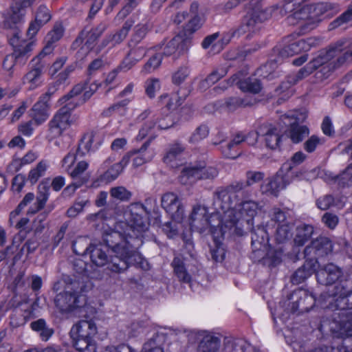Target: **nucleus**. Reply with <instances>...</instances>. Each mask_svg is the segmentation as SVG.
I'll list each match as a JSON object with an SVG mask.
<instances>
[{
    "label": "nucleus",
    "mask_w": 352,
    "mask_h": 352,
    "mask_svg": "<svg viewBox=\"0 0 352 352\" xmlns=\"http://www.w3.org/2000/svg\"><path fill=\"white\" fill-rule=\"evenodd\" d=\"M19 3L12 6L11 13L8 18V21L16 24L23 20L25 14V8L31 6L35 0H19Z\"/></svg>",
    "instance_id": "f704fd0d"
},
{
    "label": "nucleus",
    "mask_w": 352,
    "mask_h": 352,
    "mask_svg": "<svg viewBox=\"0 0 352 352\" xmlns=\"http://www.w3.org/2000/svg\"><path fill=\"white\" fill-rule=\"evenodd\" d=\"M214 246L210 248V255L215 262H222L225 258V250L221 243L214 240Z\"/></svg>",
    "instance_id": "13d9d810"
},
{
    "label": "nucleus",
    "mask_w": 352,
    "mask_h": 352,
    "mask_svg": "<svg viewBox=\"0 0 352 352\" xmlns=\"http://www.w3.org/2000/svg\"><path fill=\"white\" fill-rule=\"evenodd\" d=\"M156 51L162 50L161 55L169 56L176 52L179 54L187 51L186 42L180 36H176L170 40L166 45L162 44L155 47Z\"/></svg>",
    "instance_id": "bb28decb"
},
{
    "label": "nucleus",
    "mask_w": 352,
    "mask_h": 352,
    "mask_svg": "<svg viewBox=\"0 0 352 352\" xmlns=\"http://www.w3.org/2000/svg\"><path fill=\"white\" fill-rule=\"evenodd\" d=\"M88 154V140L86 136H84L79 144L77 149V164L70 171L69 175L74 179H79V182L85 180L87 182V177H83L87 167L88 163L87 162V155Z\"/></svg>",
    "instance_id": "2eb2a0df"
},
{
    "label": "nucleus",
    "mask_w": 352,
    "mask_h": 352,
    "mask_svg": "<svg viewBox=\"0 0 352 352\" xmlns=\"http://www.w3.org/2000/svg\"><path fill=\"white\" fill-rule=\"evenodd\" d=\"M317 261L314 258H307L304 265L299 267L293 274L292 282L300 284L316 271Z\"/></svg>",
    "instance_id": "c756f323"
},
{
    "label": "nucleus",
    "mask_w": 352,
    "mask_h": 352,
    "mask_svg": "<svg viewBox=\"0 0 352 352\" xmlns=\"http://www.w3.org/2000/svg\"><path fill=\"white\" fill-rule=\"evenodd\" d=\"M161 54L156 53L153 55L144 65L142 72L144 74H150L157 69L162 63Z\"/></svg>",
    "instance_id": "864d4df0"
},
{
    "label": "nucleus",
    "mask_w": 352,
    "mask_h": 352,
    "mask_svg": "<svg viewBox=\"0 0 352 352\" xmlns=\"http://www.w3.org/2000/svg\"><path fill=\"white\" fill-rule=\"evenodd\" d=\"M280 119L284 124L289 125V128L285 131V135L292 143L298 144L309 135V128L305 125L299 124L294 113L283 115Z\"/></svg>",
    "instance_id": "4468645a"
},
{
    "label": "nucleus",
    "mask_w": 352,
    "mask_h": 352,
    "mask_svg": "<svg viewBox=\"0 0 352 352\" xmlns=\"http://www.w3.org/2000/svg\"><path fill=\"white\" fill-rule=\"evenodd\" d=\"M207 214L208 210L206 207L201 205L194 206L189 217L191 229L202 232L210 228L213 234L219 231L221 235H223L227 228H225L224 214L222 211L215 210V212L212 213L209 217Z\"/></svg>",
    "instance_id": "39448f33"
},
{
    "label": "nucleus",
    "mask_w": 352,
    "mask_h": 352,
    "mask_svg": "<svg viewBox=\"0 0 352 352\" xmlns=\"http://www.w3.org/2000/svg\"><path fill=\"white\" fill-rule=\"evenodd\" d=\"M250 197L241 199L238 202L232 204L229 208L218 207L216 205L217 190L213 193L212 206L214 210L222 211L224 214L225 228H234V232L242 234L241 226L245 221L248 225L252 224V219L256 215L258 208L256 201L249 199Z\"/></svg>",
    "instance_id": "7ed1b4c3"
},
{
    "label": "nucleus",
    "mask_w": 352,
    "mask_h": 352,
    "mask_svg": "<svg viewBox=\"0 0 352 352\" xmlns=\"http://www.w3.org/2000/svg\"><path fill=\"white\" fill-rule=\"evenodd\" d=\"M89 257L94 264L96 266L102 267L105 264H108V258L104 250L98 247H94L91 249L89 245ZM111 262H109L110 263ZM109 265L107 266V267Z\"/></svg>",
    "instance_id": "c03bdc74"
},
{
    "label": "nucleus",
    "mask_w": 352,
    "mask_h": 352,
    "mask_svg": "<svg viewBox=\"0 0 352 352\" xmlns=\"http://www.w3.org/2000/svg\"><path fill=\"white\" fill-rule=\"evenodd\" d=\"M164 338L158 334L153 336L143 345L141 352H164L162 342Z\"/></svg>",
    "instance_id": "a18cd8bd"
},
{
    "label": "nucleus",
    "mask_w": 352,
    "mask_h": 352,
    "mask_svg": "<svg viewBox=\"0 0 352 352\" xmlns=\"http://www.w3.org/2000/svg\"><path fill=\"white\" fill-rule=\"evenodd\" d=\"M224 76V72L221 74L218 71H214L209 74L204 80L199 82V87L201 90H206L216 82L219 80Z\"/></svg>",
    "instance_id": "5fc2aeb1"
},
{
    "label": "nucleus",
    "mask_w": 352,
    "mask_h": 352,
    "mask_svg": "<svg viewBox=\"0 0 352 352\" xmlns=\"http://www.w3.org/2000/svg\"><path fill=\"white\" fill-rule=\"evenodd\" d=\"M197 338L200 339L198 352H217L221 344V340L212 333L207 331H198Z\"/></svg>",
    "instance_id": "393cba45"
},
{
    "label": "nucleus",
    "mask_w": 352,
    "mask_h": 352,
    "mask_svg": "<svg viewBox=\"0 0 352 352\" xmlns=\"http://www.w3.org/2000/svg\"><path fill=\"white\" fill-rule=\"evenodd\" d=\"M173 117L170 114L164 115V112L155 114L151 119L146 121L140 129L139 136L144 138L153 129H168L174 125Z\"/></svg>",
    "instance_id": "f3484780"
},
{
    "label": "nucleus",
    "mask_w": 352,
    "mask_h": 352,
    "mask_svg": "<svg viewBox=\"0 0 352 352\" xmlns=\"http://www.w3.org/2000/svg\"><path fill=\"white\" fill-rule=\"evenodd\" d=\"M315 272L317 281L323 285H332L342 276L341 270L333 263H328Z\"/></svg>",
    "instance_id": "5701e85b"
},
{
    "label": "nucleus",
    "mask_w": 352,
    "mask_h": 352,
    "mask_svg": "<svg viewBox=\"0 0 352 352\" xmlns=\"http://www.w3.org/2000/svg\"><path fill=\"white\" fill-rule=\"evenodd\" d=\"M331 5L327 3H318L316 4H311L304 6L305 16L303 17V21L307 22L305 23V26L307 25L314 24L322 20L321 17L329 9H330Z\"/></svg>",
    "instance_id": "a878e982"
},
{
    "label": "nucleus",
    "mask_w": 352,
    "mask_h": 352,
    "mask_svg": "<svg viewBox=\"0 0 352 352\" xmlns=\"http://www.w3.org/2000/svg\"><path fill=\"white\" fill-rule=\"evenodd\" d=\"M185 150V146L179 142H175L169 145L164 157V162L170 164L177 160Z\"/></svg>",
    "instance_id": "79ce46f5"
},
{
    "label": "nucleus",
    "mask_w": 352,
    "mask_h": 352,
    "mask_svg": "<svg viewBox=\"0 0 352 352\" xmlns=\"http://www.w3.org/2000/svg\"><path fill=\"white\" fill-rule=\"evenodd\" d=\"M304 6L303 0H285L268 8L273 9L272 16L274 17L287 15V23L294 25L303 21V17L305 16Z\"/></svg>",
    "instance_id": "9d476101"
},
{
    "label": "nucleus",
    "mask_w": 352,
    "mask_h": 352,
    "mask_svg": "<svg viewBox=\"0 0 352 352\" xmlns=\"http://www.w3.org/2000/svg\"><path fill=\"white\" fill-rule=\"evenodd\" d=\"M342 42H338L335 45L331 46L328 50H321L316 58L312 59L306 65L311 74L320 66H323L326 64L329 71H333L342 66L346 61L352 60V59L349 58L343 63L339 65H338V60L340 57L344 56L346 52L352 50V49H350L342 53ZM325 67L326 66H324L323 69H325Z\"/></svg>",
    "instance_id": "0eeeda50"
},
{
    "label": "nucleus",
    "mask_w": 352,
    "mask_h": 352,
    "mask_svg": "<svg viewBox=\"0 0 352 352\" xmlns=\"http://www.w3.org/2000/svg\"><path fill=\"white\" fill-rule=\"evenodd\" d=\"M54 92V90L49 89L46 93L39 97L31 109V117L38 125L45 122L49 118V101Z\"/></svg>",
    "instance_id": "dca6fc26"
},
{
    "label": "nucleus",
    "mask_w": 352,
    "mask_h": 352,
    "mask_svg": "<svg viewBox=\"0 0 352 352\" xmlns=\"http://www.w3.org/2000/svg\"><path fill=\"white\" fill-rule=\"evenodd\" d=\"M245 134L241 132L236 133L229 142L221 146L223 155L228 158H236L241 154V153L239 152V146L242 142H245Z\"/></svg>",
    "instance_id": "c85d7f7f"
},
{
    "label": "nucleus",
    "mask_w": 352,
    "mask_h": 352,
    "mask_svg": "<svg viewBox=\"0 0 352 352\" xmlns=\"http://www.w3.org/2000/svg\"><path fill=\"white\" fill-rule=\"evenodd\" d=\"M162 206L174 221L179 222L183 219L184 209L175 194L165 193L162 197Z\"/></svg>",
    "instance_id": "a211bd4d"
},
{
    "label": "nucleus",
    "mask_w": 352,
    "mask_h": 352,
    "mask_svg": "<svg viewBox=\"0 0 352 352\" xmlns=\"http://www.w3.org/2000/svg\"><path fill=\"white\" fill-rule=\"evenodd\" d=\"M129 158V156L126 155L122 157L120 162L114 164L101 176V181H104L105 183H109L115 180L122 172L124 167L128 164Z\"/></svg>",
    "instance_id": "72a5a7b5"
},
{
    "label": "nucleus",
    "mask_w": 352,
    "mask_h": 352,
    "mask_svg": "<svg viewBox=\"0 0 352 352\" xmlns=\"http://www.w3.org/2000/svg\"><path fill=\"white\" fill-rule=\"evenodd\" d=\"M56 307L62 313H74L76 314L87 313V296L86 292H63L58 294L54 300Z\"/></svg>",
    "instance_id": "423d86ee"
},
{
    "label": "nucleus",
    "mask_w": 352,
    "mask_h": 352,
    "mask_svg": "<svg viewBox=\"0 0 352 352\" xmlns=\"http://www.w3.org/2000/svg\"><path fill=\"white\" fill-rule=\"evenodd\" d=\"M51 19V14L49 9L44 5H41L38 8L36 12L35 20L41 23V24H46Z\"/></svg>",
    "instance_id": "680f3d73"
},
{
    "label": "nucleus",
    "mask_w": 352,
    "mask_h": 352,
    "mask_svg": "<svg viewBox=\"0 0 352 352\" xmlns=\"http://www.w3.org/2000/svg\"><path fill=\"white\" fill-rule=\"evenodd\" d=\"M185 98L179 96L178 93H175L170 97L168 94L162 95L160 97V101L162 104L166 102V108L168 111L174 110L179 107L184 102Z\"/></svg>",
    "instance_id": "de8ad7c7"
},
{
    "label": "nucleus",
    "mask_w": 352,
    "mask_h": 352,
    "mask_svg": "<svg viewBox=\"0 0 352 352\" xmlns=\"http://www.w3.org/2000/svg\"><path fill=\"white\" fill-rule=\"evenodd\" d=\"M70 335L76 350L83 352L88 348V321L82 320L73 326Z\"/></svg>",
    "instance_id": "aec40b11"
},
{
    "label": "nucleus",
    "mask_w": 352,
    "mask_h": 352,
    "mask_svg": "<svg viewBox=\"0 0 352 352\" xmlns=\"http://www.w3.org/2000/svg\"><path fill=\"white\" fill-rule=\"evenodd\" d=\"M172 266L174 269L175 274L181 281L190 283L191 276L187 272L184 261L181 257H175L172 262Z\"/></svg>",
    "instance_id": "a19ab883"
},
{
    "label": "nucleus",
    "mask_w": 352,
    "mask_h": 352,
    "mask_svg": "<svg viewBox=\"0 0 352 352\" xmlns=\"http://www.w3.org/2000/svg\"><path fill=\"white\" fill-rule=\"evenodd\" d=\"M352 21V6L350 7L346 12L342 14L336 19H335L331 23V26L332 28H337L344 23Z\"/></svg>",
    "instance_id": "774afa93"
},
{
    "label": "nucleus",
    "mask_w": 352,
    "mask_h": 352,
    "mask_svg": "<svg viewBox=\"0 0 352 352\" xmlns=\"http://www.w3.org/2000/svg\"><path fill=\"white\" fill-rule=\"evenodd\" d=\"M69 104L58 110L48 123L49 131L52 137L60 136L72 124Z\"/></svg>",
    "instance_id": "ddd939ff"
},
{
    "label": "nucleus",
    "mask_w": 352,
    "mask_h": 352,
    "mask_svg": "<svg viewBox=\"0 0 352 352\" xmlns=\"http://www.w3.org/2000/svg\"><path fill=\"white\" fill-rule=\"evenodd\" d=\"M258 133L264 137L267 148L275 150L280 148L282 143L283 134L279 128L268 123L261 124L258 127Z\"/></svg>",
    "instance_id": "6ab92c4d"
},
{
    "label": "nucleus",
    "mask_w": 352,
    "mask_h": 352,
    "mask_svg": "<svg viewBox=\"0 0 352 352\" xmlns=\"http://www.w3.org/2000/svg\"><path fill=\"white\" fill-rule=\"evenodd\" d=\"M131 24L129 22H125L122 28L114 34H111L105 38L102 43V47H106L108 44L114 46L120 43L126 37L129 30L131 29Z\"/></svg>",
    "instance_id": "4c0bfd02"
},
{
    "label": "nucleus",
    "mask_w": 352,
    "mask_h": 352,
    "mask_svg": "<svg viewBox=\"0 0 352 352\" xmlns=\"http://www.w3.org/2000/svg\"><path fill=\"white\" fill-rule=\"evenodd\" d=\"M252 246L254 250H260L265 247L268 242L269 236L265 228L263 226H258L256 229L252 231Z\"/></svg>",
    "instance_id": "c9c22d12"
},
{
    "label": "nucleus",
    "mask_w": 352,
    "mask_h": 352,
    "mask_svg": "<svg viewBox=\"0 0 352 352\" xmlns=\"http://www.w3.org/2000/svg\"><path fill=\"white\" fill-rule=\"evenodd\" d=\"M129 224L125 221H118L113 230L106 231L103 234V241L106 248H111L116 254L109 263L108 269L116 273H121L129 267V260L137 254V250L143 243L140 239H132L127 232Z\"/></svg>",
    "instance_id": "f257e3e1"
},
{
    "label": "nucleus",
    "mask_w": 352,
    "mask_h": 352,
    "mask_svg": "<svg viewBox=\"0 0 352 352\" xmlns=\"http://www.w3.org/2000/svg\"><path fill=\"white\" fill-rule=\"evenodd\" d=\"M309 74H311V72L305 65L304 67L300 69L297 73L289 75L287 76V82L291 85H295Z\"/></svg>",
    "instance_id": "052dcab7"
},
{
    "label": "nucleus",
    "mask_w": 352,
    "mask_h": 352,
    "mask_svg": "<svg viewBox=\"0 0 352 352\" xmlns=\"http://www.w3.org/2000/svg\"><path fill=\"white\" fill-rule=\"evenodd\" d=\"M287 186L284 179L277 176L268 179L265 183L261 186L262 194L268 196L277 197L280 190L285 188Z\"/></svg>",
    "instance_id": "7c9ffc66"
},
{
    "label": "nucleus",
    "mask_w": 352,
    "mask_h": 352,
    "mask_svg": "<svg viewBox=\"0 0 352 352\" xmlns=\"http://www.w3.org/2000/svg\"><path fill=\"white\" fill-rule=\"evenodd\" d=\"M318 302L323 309L333 311L332 329L341 335L352 336V291L342 285L338 284L331 294H322L316 300L314 296H309Z\"/></svg>",
    "instance_id": "f03ea898"
},
{
    "label": "nucleus",
    "mask_w": 352,
    "mask_h": 352,
    "mask_svg": "<svg viewBox=\"0 0 352 352\" xmlns=\"http://www.w3.org/2000/svg\"><path fill=\"white\" fill-rule=\"evenodd\" d=\"M109 194L112 199L121 202L129 201L132 197V192L123 186L112 187Z\"/></svg>",
    "instance_id": "09e8293b"
},
{
    "label": "nucleus",
    "mask_w": 352,
    "mask_h": 352,
    "mask_svg": "<svg viewBox=\"0 0 352 352\" xmlns=\"http://www.w3.org/2000/svg\"><path fill=\"white\" fill-rule=\"evenodd\" d=\"M73 250L76 254L85 257L88 251V242L85 237L78 238L73 243Z\"/></svg>",
    "instance_id": "6e6d98bb"
},
{
    "label": "nucleus",
    "mask_w": 352,
    "mask_h": 352,
    "mask_svg": "<svg viewBox=\"0 0 352 352\" xmlns=\"http://www.w3.org/2000/svg\"><path fill=\"white\" fill-rule=\"evenodd\" d=\"M316 39L308 38L307 39H300L283 47L279 52V54L283 58H287L302 52H307L314 46Z\"/></svg>",
    "instance_id": "b1692460"
},
{
    "label": "nucleus",
    "mask_w": 352,
    "mask_h": 352,
    "mask_svg": "<svg viewBox=\"0 0 352 352\" xmlns=\"http://www.w3.org/2000/svg\"><path fill=\"white\" fill-rule=\"evenodd\" d=\"M190 69L187 66H181L172 75V82L174 85L182 84L188 77Z\"/></svg>",
    "instance_id": "603ef678"
},
{
    "label": "nucleus",
    "mask_w": 352,
    "mask_h": 352,
    "mask_svg": "<svg viewBox=\"0 0 352 352\" xmlns=\"http://www.w3.org/2000/svg\"><path fill=\"white\" fill-rule=\"evenodd\" d=\"M323 142L322 138L316 135H313L304 142L303 148L306 152L312 153L316 150L317 147L322 145Z\"/></svg>",
    "instance_id": "4d7b16f0"
},
{
    "label": "nucleus",
    "mask_w": 352,
    "mask_h": 352,
    "mask_svg": "<svg viewBox=\"0 0 352 352\" xmlns=\"http://www.w3.org/2000/svg\"><path fill=\"white\" fill-rule=\"evenodd\" d=\"M314 231L312 226L308 224L299 225L296 230V234L294 239V243L297 246H302L311 237Z\"/></svg>",
    "instance_id": "e433bc0d"
},
{
    "label": "nucleus",
    "mask_w": 352,
    "mask_h": 352,
    "mask_svg": "<svg viewBox=\"0 0 352 352\" xmlns=\"http://www.w3.org/2000/svg\"><path fill=\"white\" fill-rule=\"evenodd\" d=\"M50 166V164L47 160L40 161L37 165L29 173L28 180L31 184H34L43 177Z\"/></svg>",
    "instance_id": "37998d69"
},
{
    "label": "nucleus",
    "mask_w": 352,
    "mask_h": 352,
    "mask_svg": "<svg viewBox=\"0 0 352 352\" xmlns=\"http://www.w3.org/2000/svg\"><path fill=\"white\" fill-rule=\"evenodd\" d=\"M272 8L261 9L257 6L246 8V14L237 30L239 34L248 33L247 36L250 37V34L260 30L262 23L272 16Z\"/></svg>",
    "instance_id": "1a4fd4ad"
},
{
    "label": "nucleus",
    "mask_w": 352,
    "mask_h": 352,
    "mask_svg": "<svg viewBox=\"0 0 352 352\" xmlns=\"http://www.w3.org/2000/svg\"><path fill=\"white\" fill-rule=\"evenodd\" d=\"M86 82L82 84L76 85L68 94L64 96L58 100V104H70V103H74L81 94H82V99H80V103L85 102L86 100L85 96L87 93V91H86Z\"/></svg>",
    "instance_id": "473e14b6"
},
{
    "label": "nucleus",
    "mask_w": 352,
    "mask_h": 352,
    "mask_svg": "<svg viewBox=\"0 0 352 352\" xmlns=\"http://www.w3.org/2000/svg\"><path fill=\"white\" fill-rule=\"evenodd\" d=\"M307 158V155L302 151H299L296 152L283 165V168L287 171H290L294 167L301 164Z\"/></svg>",
    "instance_id": "8fccbe9b"
},
{
    "label": "nucleus",
    "mask_w": 352,
    "mask_h": 352,
    "mask_svg": "<svg viewBox=\"0 0 352 352\" xmlns=\"http://www.w3.org/2000/svg\"><path fill=\"white\" fill-rule=\"evenodd\" d=\"M10 42L14 48L13 54L7 56L3 63V68L8 71L11 70L14 67V60L22 63H25L34 45V41H33L21 40L19 34H16L11 38Z\"/></svg>",
    "instance_id": "9b49d317"
},
{
    "label": "nucleus",
    "mask_w": 352,
    "mask_h": 352,
    "mask_svg": "<svg viewBox=\"0 0 352 352\" xmlns=\"http://www.w3.org/2000/svg\"><path fill=\"white\" fill-rule=\"evenodd\" d=\"M209 128L206 124H201L195 129L189 138L188 142L190 144H197L208 137Z\"/></svg>",
    "instance_id": "3c124183"
},
{
    "label": "nucleus",
    "mask_w": 352,
    "mask_h": 352,
    "mask_svg": "<svg viewBox=\"0 0 352 352\" xmlns=\"http://www.w3.org/2000/svg\"><path fill=\"white\" fill-rule=\"evenodd\" d=\"M203 23L204 20L200 16H192L186 25V30L189 33H193L201 27Z\"/></svg>",
    "instance_id": "338daca9"
},
{
    "label": "nucleus",
    "mask_w": 352,
    "mask_h": 352,
    "mask_svg": "<svg viewBox=\"0 0 352 352\" xmlns=\"http://www.w3.org/2000/svg\"><path fill=\"white\" fill-rule=\"evenodd\" d=\"M147 27L145 25H138L135 28L134 34L131 39L130 45L139 43L146 36Z\"/></svg>",
    "instance_id": "e2e57ef3"
},
{
    "label": "nucleus",
    "mask_w": 352,
    "mask_h": 352,
    "mask_svg": "<svg viewBox=\"0 0 352 352\" xmlns=\"http://www.w3.org/2000/svg\"><path fill=\"white\" fill-rule=\"evenodd\" d=\"M293 224L289 222L277 226L275 232V240L278 243H283L289 241L292 236Z\"/></svg>",
    "instance_id": "58836bf2"
},
{
    "label": "nucleus",
    "mask_w": 352,
    "mask_h": 352,
    "mask_svg": "<svg viewBox=\"0 0 352 352\" xmlns=\"http://www.w3.org/2000/svg\"><path fill=\"white\" fill-rule=\"evenodd\" d=\"M75 162H77V153L76 154L72 153H67L61 161L63 170L69 175L70 171H72L74 168L73 166Z\"/></svg>",
    "instance_id": "bf43d9fd"
},
{
    "label": "nucleus",
    "mask_w": 352,
    "mask_h": 352,
    "mask_svg": "<svg viewBox=\"0 0 352 352\" xmlns=\"http://www.w3.org/2000/svg\"><path fill=\"white\" fill-rule=\"evenodd\" d=\"M49 197V189L46 186H39V192L36 197V202L32 206L28 211V214H33L37 211L42 209L45 205Z\"/></svg>",
    "instance_id": "ea45409f"
},
{
    "label": "nucleus",
    "mask_w": 352,
    "mask_h": 352,
    "mask_svg": "<svg viewBox=\"0 0 352 352\" xmlns=\"http://www.w3.org/2000/svg\"><path fill=\"white\" fill-rule=\"evenodd\" d=\"M218 175V170L212 166L203 164H189L183 168L179 182L184 185L191 184L198 179H212Z\"/></svg>",
    "instance_id": "f8f14e48"
},
{
    "label": "nucleus",
    "mask_w": 352,
    "mask_h": 352,
    "mask_svg": "<svg viewBox=\"0 0 352 352\" xmlns=\"http://www.w3.org/2000/svg\"><path fill=\"white\" fill-rule=\"evenodd\" d=\"M254 103V100L250 98L245 97L241 98L239 97H230L225 101L226 107L229 111H234L239 107H245L251 106Z\"/></svg>",
    "instance_id": "49530a36"
},
{
    "label": "nucleus",
    "mask_w": 352,
    "mask_h": 352,
    "mask_svg": "<svg viewBox=\"0 0 352 352\" xmlns=\"http://www.w3.org/2000/svg\"><path fill=\"white\" fill-rule=\"evenodd\" d=\"M149 214L146 207L141 203H133L129 206L127 221L128 232L132 235V239L142 240V234L148 230L149 223L147 215Z\"/></svg>",
    "instance_id": "6e6552de"
},
{
    "label": "nucleus",
    "mask_w": 352,
    "mask_h": 352,
    "mask_svg": "<svg viewBox=\"0 0 352 352\" xmlns=\"http://www.w3.org/2000/svg\"><path fill=\"white\" fill-rule=\"evenodd\" d=\"M264 177L265 174L261 171L248 170L245 173V182L234 181L225 187L218 188L216 205L227 209L241 199L250 197L248 188L262 181Z\"/></svg>",
    "instance_id": "20e7f679"
},
{
    "label": "nucleus",
    "mask_w": 352,
    "mask_h": 352,
    "mask_svg": "<svg viewBox=\"0 0 352 352\" xmlns=\"http://www.w3.org/2000/svg\"><path fill=\"white\" fill-rule=\"evenodd\" d=\"M160 89V80L157 78L148 79L145 82V90L147 96L153 98L155 92Z\"/></svg>",
    "instance_id": "0e129e2a"
},
{
    "label": "nucleus",
    "mask_w": 352,
    "mask_h": 352,
    "mask_svg": "<svg viewBox=\"0 0 352 352\" xmlns=\"http://www.w3.org/2000/svg\"><path fill=\"white\" fill-rule=\"evenodd\" d=\"M243 73L239 72L234 74L229 80L228 82L232 85H236L243 92H249L253 94H258L262 89V85L260 80L254 77L241 78Z\"/></svg>",
    "instance_id": "412c9836"
},
{
    "label": "nucleus",
    "mask_w": 352,
    "mask_h": 352,
    "mask_svg": "<svg viewBox=\"0 0 352 352\" xmlns=\"http://www.w3.org/2000/svg\"><path fill=\"white\" fill-rule=\"evenodd\" d=\"M333 250L331 241L326 236H320L311 241V245L305 248V256L308 257L311 254L322 257L327 255Z\"/></svg>",
    "instance_id": "4be33fe9"
},
{
    "label": "nucleus",
    "mask_w": 352,
    "mask_h": 352,
    "mask_svg": "<svg viewBox=\"0 0 352 352\" xmlns=\"http://www.w3.org/2000/svg\"><path fill=\"white\" fill-rule=\"evenodd\" d=\"M43 65L37 63L22 78V83L26 85L29 90H34L41 86L43 83Z\"/></svg>",
    "instance_id": "cd10ccee"
},
{
    "label": "nucleus",
    "mask_w": 352,
    "mask_h": 352,
    "mask_svg": "<svg viewBox=\"0 0 352 352\" xmlns=\"http://www.w3.org/2000/svg\"><path fill=\"white\" fill-rule=\"evenodd\" d=\"M64 33V28L61 23H56L53 29L45 37L46 45L38 58L50 54L53 49V44L60 39Z\"/></svg>",
    "instance_id": "2f4dec72"
},
{
    "label": "nucleus",
    "mask_w": 352,
    "mask_h": 352,
    "mask_svg": "<svg viewBox=\"0 0 352 352\" xmlns=\"http://www.w3.org/2000/svg\"><path fill=\"white\" fill-rule=\"evenodd\" d=\"M74 48H80V51L86 52L88 49V31L83 30L73 43Z\"/></svg>",
    "instance_id": "69168bd1"
}]
</instances>
